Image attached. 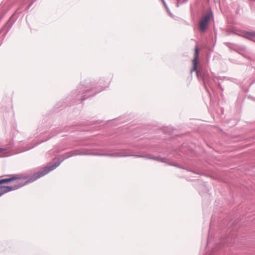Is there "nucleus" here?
<instances>
[{"mask_svg":"<svg viewBox=\"0 0 255 255\" xmlns=\"http://www.w3.org/2000/svg\"><path fill=\"white\" fill-rule=\"evenodd\" d=\"M60 163L57 162H51L49 163L46 166L42 168L40 170L35 173L33 176L30 177L28 179V182H33L38 178L45 175L50 171L55 169L59 165Z\"/></svg>","mask_w":255,"mask_h":255,"instance_id":"nucleus-1","label":"nucleus"},{"mask_svg":"<svg viewBox=\"0 0 255 255\" xmlns=\"http://www.w3.org/2000/svg\"><path fill=\"white\" fill-rule=\"evenodd\" d=\"M212 16L211 13H207L203 16L199 22V28L201 31H204L207 28L209 22Z\"/></svg>","mask_w":255,"mask_h":255,"instance_id":"nucleus-2","label":"nucleus"},{"mask_svg":"<svg viewBox=\"0 0 255 255\" xmlns=\"http://www.w3.org/2000/svg\"><path fill=\"white\" fill-rule=\"evenodd\" d=\"M199 49L197 46L195 48V52L194 54V58L192 60L193 67L191 71V72L196 71L197 75L198 76L199 72L197 71V64L199 56Z\"/></svg>","mask_w":255,"mask_h":255,"instance_id":"nucleus-3","label":"nucleus"},{"mask_svg":"<svg viewBox=\"0 0 255 255\" xmlns=\"http://www.w3.org/2000/svg\"><path fill=\"white\" fill-rule=\"evenodd\" d=\"M22 186V185H15L13 186H2L0 187V197L9 191L15 190L17 189L19 187Z\"/></svg>","mask_w":255,"mask_h":255,"instance_id":"nucleus-4","label":"nucleus"},{"mask_svg":"<svg viewBox=\"0 0 255 255\" xmlns=\"http://www.w3.org/2000/svg\"><path fill=\"white\" fill-rule=\"evenodd\" d=\"M26 177H21L20 175H12L10 178L0 180V184L3 183H6L12 181L18 180L21 179H26Z\"/></svg>","mask_w":255,"mask_h":255,"instance_id":"nucleus-5","label":"nucleus"},{"mask_svg":"<svg viewBox=\"0 0 255 255\" xmlns=\"http://www.w3.org/2000/svg\"><path fill=\"white\" fill-rule=\"evenodd\" d=\"M255 32H248L246 33V37H247V38H251V37H255Z\"/></svg>","mask_w":255,"mask_h":255,"instance_id":"nucleus-6","label":"nucleus"},{"mask_svg":"<svg viewBox=\"0 0 255 255\" xmlns=\"http://www.w3.org/2000/svg\"><path fill=\"white\" fill-rule=\"evenodd\" d=\"M2 150L3 149L2 148H0V152H1Z\"/></svg>","mask_w":255,"mask_h":255,"instance_id":"nucleus-7","label":"nucleus"}]
</instances>
